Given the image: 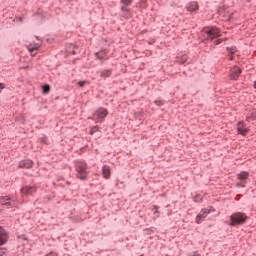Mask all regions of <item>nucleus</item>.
Returning a JSON list of instances; mask_svg holds the SVG:
<instances>
[{
    "label": "nucleus",
    "instance_id": "1",
    "mask_svg": "<svg viewBox=\"0 0 256 256\" xmlns=\"http://www.w3.org/2000/svg\"><path fill=\"white\" fill-rule=\"evenodd\" d=\"M249 221V216L245 212H235L230 216V227H239L245 225Z\"/></svg>",
    "mask_w": 256,
    "mask_h": 256
},
{
    "label": "nucleus",
    "instance_id": "2",
    "mask_svg": "<svg viewBox=\"0 0 256 256\" xmlns=\"http://www.w3.org/2000/svg\"><path fill=\"white\" fill-rule=\"evenodd\" d=\"M76 169V177L81 179V181H86L89 175V168L87 167V163L85 161H77L75 163Z\"/></svg>",
    "mask_w": 256,
    "mask_h": 256
},
{
    "label": "nucleus",
    "instance_id": "3",
    "mask_svg": "<svg viewBox=\"0 0 256 256\" xmlns=\"http://www.w3.org/2000/svg\"><path fill=\"white\" fill-rule=\"evenodd\" d=\"M238 182L236 183V187L245 189L247 187V183L249 181V172L242 171L237 174Z\"/></svg>",
    "mask_w": 256,
    "mask_h": 256
},
{
    "label": "nucleus",
    "instance_id": "4",
    "mask_svg": "<svg viewBox=\"0 0 256 256\" xmlns=\"http://www.w3.org/2000/svg\"><path fill=\"white\" fill-rule=\"evenodd\" d=\"M204 33H206V41H213V39H217L219 37V28L217 27H208L204 28Z\"/></svg>",
    "mask_w": 256,
    "mask_h": 256
},
{
    "label": "nucleus",
    "instance_id": "5",
    "mask_svg": "<svg viewBox=\"0 0 256 256\" xmlns=\"http://www.w3.org/2000/svg\"><path fill=\"white\" fill-rule=\"evenodd\" d=\"M0 205L6 207V209H13L15 207V199L11 198V196H1Z\"/></svg>",
    "mask_w": 256,
    "mask_h": 256
},
{
    "label": "nucleus",
    "instance_id": "6",
    "mask_svg": "<svg viewBox=\"0 0 256 256\" xmlns=\"http://www.w3.org/2000/svg\"><path fill=\"white\" fill-rule=\"evenodd\" d=\"M107 117V109L105 108H99L95 111V113L92 116L93 121L99 122L103 121Z\"/></svg>",
    "mask_w": 256,
    "mask_h": 256
},
{
    "label": "nucleus",
    "instance_id": "7",
    "mask_svg": "<svg viewBox=\"0 0 256 256\" xmlns=\"http://www.w3.org/2000/svg\"><path fill=\"white\" fill-rule=\"evenodd\" d=\"M241 69L239 68V66H234L230 69V74L229 77L231 79V81H237V79H239V77L241 76Z\"/></svg>",
    "mask_w": 256,
    "mask_h": 256
},
{
    "label": "nucleus",
    "instance_id": "8",
    "mask_svg": "<svg viewBox=\"0 0 256 256\" xmlns=\"http://www.w3.org/2000/svg\"><path fill=\"white\" fill-rule=\"evenodd\" d=\"M9 241V232L0 226V247Z\"/></svg>",
    "mask_w": 256,
    "mask_h": 256
},
{
    "label": "nucleus",
    "instance_id": "9",
    "mask_svg": "<svg viewBox=\"0 0 256 256\" xmlns=\"http://www.w3.org/2000/svg\"><path fill=\"white\" fill-rule=\"evenodd\" d=\"M211 213V210L204 208L200 211V213L196 216V223L199 225L202 221H205L207 215Z\"/></svg>",
    "mask_w": 256,
    "mask_h": 256
},
{
    "label": "nucleus",
    "instance_id": "10",
    "mask_svg": "<svg viewBox=\"0 0 256 256\" xmlns=\"http://www.w3.org/2000/svg\"><path fill=\"white\" fill-rule=\"evenodd\" d=\"M237 131L239 135H243V137H245V135H247V133H249V129L247 127H245V122L243 121H239L237 123Z\"/></svg>",
    "mask_w": 256,
    "mask_h": 256
},
{
    "label": "nucleus",
    "instance_id": "11",
    "mask_svg": "<svg viewBox=\"0 0 256 256\" xmlns=\"http://www.w3.org/2000/svg\"><path fill=\"white\" fill-rule=\"evenodd\" d=\"M120 11H121V17H123V19H131L133 17V13L131 12V9L125 6H121Z\"/></svg>",
    "mask_w": 256,
    "mask_h": 256
},
{
    "label": "nucleus",
    "instance_id": "12",
    "mask_svg": "<svg viewBox=\"0 0 256 256\" xmlns=\"http://www.w3.org/2000/svg\"><path fill=\"white\" fill-rule=\"evenodd\" d=\"M20 169H31L33 167V161L31 160H22L19 162Z\"/></svg>",
    "mask_w": 256,
    "mask_h": 256
},
{
    "label": "nucleus",
    "instance_id": "13",
    "mask_svg": "<svg viewBox=\"0 0 256 256\" xmlns=\"http://www.w3.org/2000/svg\"><path fill=\"white\" fill-rule=\"evenodd\" d=\"M186 9L187 11H190V13H193V11H197L199 9V4L195 1H192L187 4Z\"/></svg>",
    "mask_w": 256,
    "mask_h": 256
},
{
    "label": "nucleus",
    "instance_id": "14",
    "mask_svg": "<svg viewBox=\"0 0 256 256\" xmlns=\"http://www.w3.org/2000/svg\"><path fill=\"white\" fill-rule=\"evenodd\" d=\"M77 49H79L75 44H68L66 46V52L70 55H77Z\"/></svg>",
    "mask_w": 256,
    "mask_h": 256
},
{
    "label": "nucleus",
    "instance_id": "15",
    "mask_svg": "<svg viewBox=\"0 0 256 256\" xmlns=\"http://www.w3.org/2000/svg\"><path fill=\"white\" fill-rule=\"evenodd\" d=\"M102 175L104 179H109L111 177V168L107 165L102 167Z\"/></svg>",
    "mask_w": 256,
    "mask_h": 256
},
{
    "label": "nucleus",
    "instance_id": "16",
    "mask_svg": "<svg viewBox=\"0 0 256 256\" xmlns=\"http://www.w3.org/2000/svg\"><path fill=\"white\" fill-rule=\"evenodd\" d=\"M34 38L36 39L37 42H34V45H33V51L34 53L36 51L39 50V48L41 47V45H43V40L39 39V36H34Z\"/></svg>",
    "mask_w": 256,
    "mask_h": 256
},
{
    "label": "nucleus",
    "instance_id": "17",
    "mask_svg": "<svg viewBox=\"0 0 256 256\" xmlns=\"http://www.w3.org/2000/svg\"><path fill=\"white\" fill-rule=\"evenodd\" d=\"M100 77H103L104 79H107V77H111V70L106 69L99 72Z\"/></svg>",
    "mask_w": 256,
    "mask_h": 256
},
{
    "label": "nucleus",
    "instance_id": "18",
    "mask_svg": "<svg viewBox=\"0 0 256 256\" xmlns=\"http://www.w3.org/2000/svg\"><path fill=\"white\" fill-rule=\"evenodd\" d=\"M22 193H24V195H33V188L32 187H23L21 189Z\"/></svg>",
    "mask_w": 256,
    "mask_h": 256
},
{
    "label": "nucleus",
    "instance_id": "19",
    "mask_svg": "<svg viewBox=\"0 0 256 256\" xmlns=\"http://www.w3.org/2000/svg\"><path fill=\"white\" fill-rule=\"evenodd\" d=\"M96 56L100 61H105V59H107V54L105 51H100L96 53Z\"/></svg>",
    "mask_w": 256,
    "mask_h": 256
},
{
    "label": "nucleus",
    "instance_id": "20",
    "mask_svg": "<svg viewBox=\"0 0 256 256\" xmlns=\"http://www.w3.org/2000/svg\"><path fill=\"white\" fill-rule=\"evenodd\" d=\"M256 119V111L249 112L246 116V121H255Z\"/></svg>",
    "mask_w": 256,
    "mask_h": 256
},
{
    "label": "nucleus",
    "instance_id": "21",
    "mask_svg": "<svg viewBox=\"0 0 256 256\" xmlns=\"http://www.w3.org/2000/svg\"><path fill=\"white\" fill-rule=\"evenodd\" d=\"M122 7H131L133 0H120Z\"/></svg>",
    "mask_w": 256,
    "mask_h": 256
},
{
    "label": "nucleus",
    "instance_id": "22",
    "mask_svg": "<svg viewBox=\"0 0 256 256\" xmlns=\"http://www.w3.org/2000/svg\"><path fill=\"white\" fill-rule=\"evenodd\" d=\"M51 92V86L49 84H45L42 86V93H44V95H48V93Z\"/></svg>",
    "mask_w": 256,
    "mask_h": 256
},
{
    "label": "nucleus",
    "instance_id": "23",
    "mask_svg": "<svg viewBox=\"0 0 256 256\" xmlns=\"http://www.w3.org/2000/svg\"><path fill=\"white\" fill-rule=\"evenodd\" d=\"M158 210H159V206L153 205L152 211H154V215L156 218L161 217V212H159Z\"/></svg>",
    "mask_w": 256,
    "mask_h": 256
},
{
    "label": "nucleus",
    "instance_id": "24",
    "mask_svg": "<svg viewBox=\"0 0 256 256\" xmlns=\"http://www.w3.org/2000/svg\"><path fill=\"white\" fill-rule=\"evenodd\" d=\"M227 51H229L230 55H235L237 53V47L232 46V47H227Z\"/></svg>",
    "mask_w": 256,
    "mask_h": 256
},
{
    "label": "nucleus",
    "instance_id": "25",
    "mask_svg": "<svg viewBox=\"0 0 256 256\" xmlns=\"http://www.w3.org/2000/svg\"><path fill=\"white\" fill-rule=\"evenodd\" d=\"M34 17H36L38 21H42L43 20V14L41 12H36L34 14Z\"/></svg>",
    "mask_w": 256,
    "mask_h": 256
},
{
    "label": "nucleus",
    "instance_id": "26",
    "mask_svg": "<svg viewBox=\"0 0 256 256\" xmlns=\"http://www.w3.org/2000/svg\"><path fill=\"white\" fill-rule=\"evenodd\" d=\"M178 61L181 65H185L187 63V55L182 56Z\"/></svg>",
    "mask_w": 256,
    "mask_h": 256
},
{
    "label": "nucleus",
    "instance_id": "27",
    "mask_svg": "<svg viewBox=\"0 0 256 256\" xmlns=\"http://www.w3.org/2000/svg\"><path fill=\"white\" fill-rule=\"evenodd\" d=\"M154 103L157 105V107H162V105H165V101L163 100H156Z\"/></svg>",
    "mask_w": 256,
    "mask_h": 256
},
{
    "label": "nucleus",
    "instance_id": "28",
    "mask_svg": "<svg viewBox=\"0 0 256 256\" xmlns=\"http://www.w3.org/2000/svg\"><path fill=\"white\" fill-rule=\"evenodd\" d=\"M97 131H99V126H95V127L91 128L90 135H93L94 133H97Z\"/></svg>",
    "mask_w": 256,
    "mask_h": 256
},
{
    "label": "nucleus",
    "instance_id": "29",
    "mask_svg": "<svg viewBox=\"0 0 256 256\" xmlns=\"http://www.w3.org/2000/svg\"><path fill=\"white\" fill-rule=\"evenodd\" d=\"M27 49L30 52L31 57H33V45L27 46Z\"/></svg>",
    "mask_w": 256,
    "mask_h": 256
},
{
    "label": "nucleus",
    "instance_id": "30",
    "mask_svg": "<svg viewBox=\"0 0 256 256\" xmlns=\"http://www.w3.org/2000/svg\"><path fill=\"white\" fill-rule=\"evenodd\" d=\"M221 43H223V40L222 39H217L215 41V45H221Z\"/></svg>",
    "mask_w": 256,
    "mask_h": 256
},
{
    "label": "nucleus",
    "instance_id": "31",
    "mask_svg": "<svg viewBox=\"0 0 256 256\" xmlns=\"http://www.w3.org/2000/svg\"><path fill=\"white\" fill-rule=\"evenodd\" d=\"M141 112L135 113V118L141 120Z\"/></svg>",
    "mask_w": 256,
    "mask_h": 256
},
{
    "label": "nucleus",
    "instance_id": "32",
    "mask_svg": "<svg viewBox=\"0 0 256 256\" xmlns=\"http://www.w3.org/2000/svg\"><path fill=\"white\" fill-rule=\"evenodd\" d=\"M78 85L79 87H85V81H79Z\"/></svg>",
    "mask_w": 256,
    "mask_h": 256
},
{
    "label": "nucleus",
    "instance_id": "33",
    "mask_svg": "<svg viewBox=\"0 0 256 256\" xmlns=\"http://www.w3.org/2000/svg\"><path fill=\"white\" fill-rule=\"evenodd\" d=\"M3 89H5V84L0 83V93L3 91Z\"/></svg>",
    "mask_w": 256,
    "mask_h": 256
},
{
    "label": "nucleus",
    "instance_id": "34",
    "mask_svg": "<svg viewBox=\"0 0 256 256\" xmlns=\"http://www.w3.org/2000/svg\"><path fill=\"white\" fill-rule=\"evenodd\" d=\"M46 256H58V254L57 253H55V252H50L49 254H47Z\"/></svg>",
    "mask_w": 256,
    "mask_h": 256
},
{
    "label": "nucleus",
    "instance_id": "35",
    "mask_svg": "<svg viewBox=\"0 0 256 256\" xmlns=\"http://www.w3.org/2000/svg\"><path fill=\"white\" fill-rule=\"evenodd\" d=\"M3 255H5V252L0 249V256H3Z\"/></svg>",
    "mask_w": 256,
    "mask_h": 256
},
{
    "label": "nucleus",
    "instance_id": "36",
    "mask_svg": "<svg viewBox=\"0 0 256 256\" xmlns=\"http://www.w3.org/2000/svg\"><path fill=\"white\" fill-rule=\"evenodd\" d=\"M229 57H230V61H233V54H230Z\"/></svg>",
    "mask_w": 256,
    "mask_h": 256
},
{
    "label": "nucleus",
    "instance_id": "37",
    "mask_svg": "<svg viewBox=\"0 0 256 256\" xmlns=\"http://www.w3.org/2000/svg\"><path fill=\"white\" fill-rule=\"evenodd\" d=\"M18 19H19V21H23V17H19Z\"/></svg>",
    "mask_w": 256,
    "mask_h": 256
},
{
    "label": "nucleus",
    "instance_id": "38",
    "mask_svg": "<svg viewBox=\"0 0 256 256\" xmlns=\"http://www.w3.org/2000/svg\"><path fill=\"white\" fill-rule=\"evenodd\" d=\"M254 88L256 89V81L254 82Z\"/></svg>",
    "mask_w": 256,
    "mask_h": 256
},
{
    "label": "nucleus",
    "instance_id": "39",
    "mask_svg": "<svg viewBox=\"0 0 256 256\" xmlns=\"http://www.w3.org/2000/svg\"><path fill=\"white\" fill-rule=\"evenodd\" d=\"M35 55H36V53L34 52V55H33V57H35Z\"/></svg>",
    "mask_w": 256,
    "mask_h": 256
}]
</instances>
